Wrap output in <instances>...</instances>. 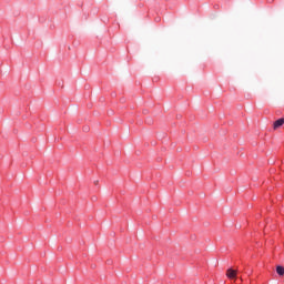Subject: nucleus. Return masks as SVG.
<instances>
[{"mask_svg": "<svg viewBox=\"0 0 284 284\" xmlns=\"http://www.w3.org/2000/svg\"><path fill=\"white\" fill-rule=\"evenodd\" d=\"M284 125V118H280L273 123V130H278V128H283Z\"/></svg>", "mask_w": 284, "mask_h": 284, "instance_id": "obj_1", "label": "nucleus"}, {"mask_svg": "<svg viewBox=\"0 0 284 284\" xmlns=\"http://www.w3.org/2000/svg\"><path fill=\"white\" fill-rule=\"evenodd\" d=\"M226 276L227 278H230L231 281H234V278H236V270L234 268H229L226 271Z\"/></svg>", "mask_w": 284, "mask_h": 284, "instance_id": "obj_2", "label": "nucleus"}, {"mask_svg": "<svg viewBox=\"0 0 284 284\" xmlns=\"http://www.w3.org/2000/svg\"><path fill=\"white\" fill-rule=\"evenodd\" d=\"M276 273L278 276H284V267L282 265L276 266Z\"/></svg>", "mask_w": 284, "mask_h": 284, "instance_id": "obj_3", "label": "nucleus"}, {"mask_svg": "<svg viewBox=\"0 0 284 284\" xmlns=\"http://www.w3.org/2000/svg\"><path fill=\"white\" fill-rule=\"evenodd\" d=\"M155 21H161V18H155Z\"/></svg>", "mask_w": 284, "mask_h": 284, "instance_id": "obj_4", "label": "nucleus"}, {"mask_svg": "<svg viewBox=\"0 0 284 284\" xmlns=\"http://www.w3.org/2000/svg\"><path fill=\"white\" fill-rule=\"evenodd\" d=\"M94 185H99V181H95V182H94Z\"/></svg>", "mask_w": 284, "mask_h": 284, "instance_id": "obj_5", "label": "nucleus"}, {"mask_svg": "<svg viewBox=\"0 0 284 284\" xmlns=\"http://www.w3.org/2000/svg\"><path fill=\"white\" fill-rule=\"evenodd\" d=\"M84 132H88V126H87V128H84Z\"/></svg>", "mask_w": 284, "mask_h": 284, "instance_id": "obj_6", "label": "nucleus"}]
</instances>
